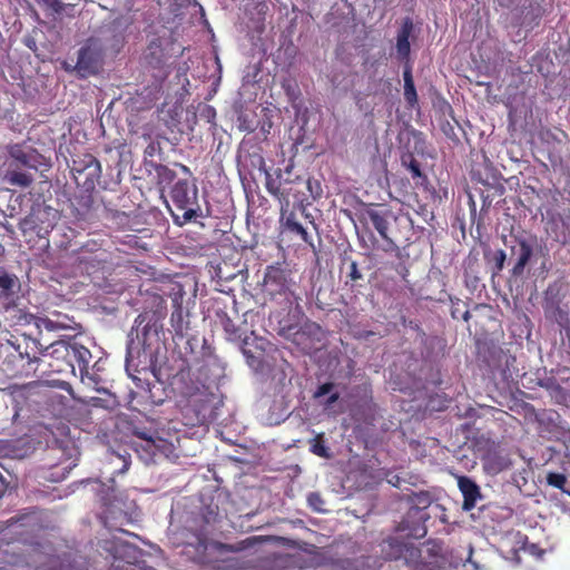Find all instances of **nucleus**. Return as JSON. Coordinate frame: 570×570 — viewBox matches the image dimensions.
Segmentation results:
<instances>
[{
    "label": "nucleus",
    "instance_id": "obj_57",
    "mask_svg": "<svg viewBox=\"0 0 570 570\" xmlns=\"http://www.w3.org/2000/svg\"><path fill=\"white\" fill-rule=\"evenodd\" d=\"M510 361H511L512 363H514V362H515V357H514V356H509V357H507V365H509V364H510Z\"/></svg>",
    "mask_w": 570,
    "mask_h": 570
},
{
    "label": "nucleus",
    "instance_id": "obj_42",
    "mask_svg": "<svg viewBox=\"0 0 570 570\" xmlns=\"http://www.w3.org/2000/svg\"><path fill=\"white\" fill-rule=\"evenodd\" d=\"M161 154V147L158 141H150L145 148L144 155L145 158H153L155 156H159Z\"/></svg>",
    "mask_w": 570,
    "mask_h": 570
},
{
    "label": "nucleus",
    "instance_id": "obj_60",
    "mask_svg": "<svg viewBox=\"0 0 570 570\" xmlns=\"http://www.w3.org/2000/svg\"><path fill=\"white\" fill-rule=\"evenodd\" d=\"M127 469H128V464H127V463H125V464H124V468L121 469V472H124V471H125V470H127Z\"/></svg>",
    "mask_w": 570,
    "mask_h": 570
},
{
    "label": "nucleus",
    "instance_id": "obj_50",
    "mask_svg": "<svg viewBox=\"0 0 570 570\" xmlns=\"http://www.w3.org/2000/svg\"><path fill=\"white\" fill-rule=\"evenodd\" d=\"M144 321H145V316L144 315H138L136 321H135L137 327H139L142 324Z\"/></svg>",
    "mask_w": 570,
    "mask_h": 570
},
{
    "label": "nucleus",
    "instance_id": "obj_33",
    "mask_svg": "<svg viewBox=\"0 0 570 570\" xmlns=\"http://www.w3.org/2000/svg\"><path fill=\"white\" fill-rule=\"evenodd\" d=\"M281 333L287 338L292 337V342L296 345L304 344V340L306 338V331L296 326H288L287 328H283Z\"/></svg>",
    "mask_w": 570,
    "mask_h": 570
},
{
    "label": "nucleus",
    "instance_id": "obj_36",
    "mask_svg": "<svg viewBox=\"0 0 570 570\" xmlns=\"http://www.w3.org/2000/svg\"><path fill=\"white\" fill-rule=\"evenodd\" d=\"M16 285V277L9 274L0 275V289L2 291V295L8 297L13 293V287Z\"/></svg>",
    "mask_w": 570,
    "mask_h": 570
},
{
    "label": "nucleus",
    "instance_id": "obj_34",
    "mask_svg": "<svg viewBox=\"0 0 570 570\" xmlns=\"http://www.w3.org/2000/svg\"><path fill=\"white\" fill-rule=\"evenodd\" d=\"M224 331L227 335V338L229 341H233V342H239V341H244L245 342V337H244V332L240 331V328H238L232 320L227 318L225 322H224Z\"/></svg>",
    "mask_w": 570,
    "mask_h": 570
},
{
    "label": "nucleus",
    "instance_id": "obj_44",
    "mask_svg": "<svg viewBox=\"0 0 570 570\" xmlns=\"http://www.w3.org/2000/svg\"><path fill=\"white\" fill-rule=\"evenodd\" d=\"M334 389V384L332 382H326L321 384L317 390L314 392V399H320L326 394H330Z\"/></svg>",
    "mask_w": 570,
    "mask_h": 570
},
{
    "label": "nucleus",
    "instance_id": "obj_45",
    "mask_svg": "<svg viewBox=\"0 0 570 570\" xmlns=\"http://www.w3.org/2000/svg\"><path fill=\"white\" fill-rule=\"evenodd\" d=\"M469 204H470V216L472 224L476 223L478 227L481 225V217H476V205L471 195H469Z\"/></svg>",
    "mask_w": 570,
    "mask_h": 570
},
{
    "label": "nucleus",
    "instance_id": "obj_47",
    "mask_svg": "<svg viewBox=\"0 0 570 570\" xmlns=\"http://www.w3.org/2000/svg\"><path fill=\"white\" fill-rule=\"evenodd\" d=\"M340 399V394L337 392L331 393L327 401L325 402L326 406H331L332 404L336 403Z\"/></svg>",
    "mask_w": 570,
    "mask_h": 570
},
{
    "label": "nucleus",
    "instance_id": "obj_25",
    "mask_svg": "<svg viewBox=\"0 0 570 570\" xmlns=\"http://www.w3.org/2000/svg\"><path fill=\"white\" fill-rule=\"evenodd\" d=\"M403 79H404V98L407 105L411 108H414L417 105V94L414 86L412 70L410 66H406L403 70Z\"/></svg>",
    "mask_w": 570,
    "mask_h": 570
},
{
    "label": "nucleus",
    "instance_id": "obj_1",
    "mask_svg": "<svg viewBox=\"0 0 570 570\" xmlns=\"http://www.w3.org/2000/svg\"><path fill=\"white\" fill-rule=\"evenodd\" d=\"M208 366L203 365L195 376L190 373L178 375L177 405L186 420L187 425H202L206 423L213 411L216 395L213 385L203 381Z\"/></svg>",
    "mask_w": 570,
    "mask_h": 570
},
{
    "label": "nucleus",
    "instance_id": "obj_62",
    "mask_svg": "<svg viewBox=\"0 0 570 570\" xmlns=\"http://www.w3.org/2000/svg\"><path fill=\"white\" fill-rule=\"evenodd\" d=\"M485 209V204H483V206L481 207V212H483Z\"/></svg>",
    "mask_w": 570,
    "mask_h": 570
},
{
    "label": "nucleus",
    "instance_id": "obj_3",
    "mask_svg": "<svg viewBox=\"0 0 570 570\" xmlns=\"http://www.w3.org/2000/svg\"><path fill=\"white\" fill-rule=\"evenodd\" d=\"M362 223H371L382 239L385 242L382 249L393 252L399 248V243L404 238L401 225L405 222L391 208L382 205H366L358 216Z\"/></svg>",
    "mask_w": 570,
    "mask_h": 570
},
{
    "label": "nucleus",
    "instance_id": "obj_24",
    "mask_svg": "<svg viewBox=\"0 0 570 570\" xmlns=\"http://www.w3.org/2000/svg\"><path fill=\"white\" fill-rule=\"evenodd\" d=\"M94 191L86 188H78L75 195V206L79 215L88 214L94 206Z\"/></svg>",
    "mask_w": 570,
    "mask_h": 570
},
{
    "label": "nucleus",
    "instance_id": "obj_30",
    "mask_svg": "<svg viewBox=\"0 0 570 570\" xmlns=\"http://www.w3.org/2000/svg\"><path fill=\"white\" fill-rule=\"evenodd\" d=\"M303 189L306 191L308 202L317 200L322 197L323 188L320 180L313 177H303V183H301Z\"/></svg>",
    "mask_w": 570,
    "mask_h": 570
},
{
    "label": "nucleus",
    "instance_id": "obj_6",
    "mask_svg": "<svg viewBox=\"0 0 570 570\" xmlns=\"http://www.w3.org/2000/svg\"><path fill=\"white\" fill-rule=\"evenodd\" d=\"M170 197L175 207L181 212V215L173 214L176 224L184 225L202 216L195 184L186 179L178 180L170 190Z\"/></svg>",
    "mask_w": 570,
    "mask_h": 570
},
{
    "label": "nucleus",
    "instance_id": "obj_21",
    "mask_svg": "<svg viewBox=\"0 0 570 570\" xmlns=\"http://www.w3.org/2000/svg\"><path fill=\"white\" fill-rule=\"evenodd\" d=\"M413 31V22L406 18L402 23L396 37V51L401 60H407L411 52L410 37Z\"/></svg>",
    "mask_w": 570,
    "mask_h": 570
},
{
    "label": "nucleus",
    "instance_id": "obj_32",
    "mask_svg": "<svg viewBox=\"0 0 570 570\" xmlns=\"http://www.w3.org/2000/svg\"><path fill=\"white\" fill-rule=\"evenodd\" d=\"M401 161H402V165L410 170L412 178L415 179V178L424 177L422 174V170H421L420 163L415 159L413 154H411V153L403 154L401 156Z\"/></svg>",
    "mask_w": 570,
    "mask_h": 570
},
{
    "label": "nucleus",
    "instance_id": "obj_15",
    "mask_svg": "<svg viewBox=\"0 0 570 570\" xmlns=\"http://www.w3.org/2000/svg\"><path fill=\"white\" fill-rule=\"evenodd\" d=\"M218 513L214 510H208V513L204 515V525L195 531L193 534L194 540L187 542L186 548H193L195 551L194 560L198 563L207 562V549L209 546V531L207 525L214 523L217 520Z\"/></svg>",
    "mask_w": 570,
    "mask_h": 570
},
{
    "label": "nucleus",
    "instance_id": "obj_59",
    "mask_svg": "<svg viewBox=\"0 0 570 570\" xmlns=\"http://www.w3.org/2000/svg\"><path fill=\"white\" fill-rule=\"evenodd\" d=\"M4 254V247L2 245H0V257H2Z\"/></svg>",
    "mask_w": 570,
    "mask_h": 570
},
{
    "label": "nucleus",
    "instance_id": "obj_8",
    "mask_svg": "<svg viewBox=\"0 0 570 570\" xmlns=\"http://www.w3.org/2000/svg\"><path fill=\"white\" fill-rule=\"evenodd\" d=\"M72 264L90 275L111 265V253L102 247V243L89 239L75 252Z\"/></svg>",
    "mask_w": 570,
    "mask_h": 570
},
{
    "label": "nucleus",
    "instance_id": "obj_27",
    "mask_svg": "<svg viewBox=\"0 0 570 570\" xmlns=\"http://www.w3.org/2000/svg\"><path fill=\"white\" fill-rule=\"evenodd\" d=\"M343 265H346V279L345 285L354 288L358 285L360 281H363L364 276L358 268V264L350 257L344 258Z\"/></svg>",
    "mask_w": 570,
    "mask_h": 570
},
{
    "label": "nucleus",
    "instance_id": "obj_9",
    "mask_svg": "<svg viewBox=\"0 0 570 570\" xmlns=\"http://www.w3.org/2000/svg\"><path fill=\"white\" fill-rule=\"evenodd\" d=\"M70 170L77 188H86L87 190L96 189L102 174L100 161L89 153L73 155Z\"/></svg>",
    "mask_w": 570,
    "mask_h": 570
},
{
    "label": "nucleus",
    "instance_id": "obj_35",
    "mask_svg": "<svg viewBox=\"0 0 570 570\" xmlns=\"http://www.w3.org/2000/svg\"><path fill=\"white\" fill-rule=\"evenodd\" d=\"M508 465H509L508 462L503 458L495 456V455L488 456L484 462L485 469L493 473H499V472L503 471L504 469L508 468Z\"/></svg>",
    "mask_w": 570,
    "mask_h": 570
},
{
    "label": "nucleus",
    "instance_id": "obj_29",
    "mask_svg": "<svg viewBox=\"0 0 570 570\" xmlns=\"http://www.w3.org/2000/svg\"><path fill=\"white\" fill-rule=\"evenodd\" d=\"M47 570H81L69 556H50Z\"/></svg>",
    "mask_w": 570,
    "mask_h": 570
},
{
    "label": "nucleus",
    "instance_id": "obj_16",
    "mask_svg": "<svg viewBox=\"0 0 570 570\" xmlns=\"http://www.w3.org/2000/svg\"><path fill=\"white\" fill-rule=\"evenodd\" d=\"M383 557L387 560L403 559L406 564L416 562L421 557V551L413 544L404 543L397 539L390 538L381 544Z\"/></svg>",
    "mask_w": 570,
    "mask_h": 570
},
{
    "label": "nucleus",
    "instance_id": "obj_61",
    "mask_svg": "<svg viewBox=\"0 0 570 570\" xmlns=\"http://www.w3.org/2000/svg\"><path fill=\"white\" fill-rule=\"evenodd\" d=\"M558 417H559V414L556 413V422L558 423ZM556 428L558 429V424L556 425Z\"/></svg>",
    "mask_w": 570,
    "mask_h": 570
},
{
    "label": "nucleus",
    "instance_id": "obj_5",
    "mask_svg": "<svg viewBox=\"0 0 570 570\" xmlns=\"http://www.w3.org/2000/svg\"><path fill=\"white\" fill-rule=\"evenodd\" d=\"M39 350L35 340H24L23 352L10 353L3 361V371L11 377H30L37 375L39 366L45 363L38 356Z\"/></svg>",
    "mask_w": 570,
    "mask_h": 570
},
{
    "label": "nucleus",
    "instance_id": "obj_19",
    "mask_svg": "<svg viewBox=\"0 0 570 570\" xmlns=\"http://www.w3.org/2000/svg\"><path fill=\"white\" fill-rule=\"evenodd\" d=\"M281 223L287 232L298 235L304 243L313 245L307 230L298 222L296 213L291 210L289 207L285 209V207L281 206Z\"/></svg>",
    "mask_w": 570,
    "mask_h": 570
},
{
    "label": "nucleus",
    "instance_id": "obj_17",
    "mask_svg": "<svg viewBox=\"0 0 570 570\" xmlns=\"http://www.w3.org/2000/svg\"><path fill=\"white\" fill-rule=\"evenodd\" d=\"M515 242L517 245L511 247V254L517 256V261L511 269V274L514 277H519L524 273V268L533 255V244L524 237H515Z\"/></svg>",
    "mask_w": 570,
    "mask_h": 570
},
{
    "label": "nucleus",
    "instance_id": "obj_23",
    "mask_svg": "<svg viewBox=\"0 0 570 570\" xmlns=\"http://www.w3.org/2000/svg\"><path fill=\"white\" fill-rule=\"evenodd\" d=\"M150 167L155 171L156 184L164 190L176 178V173L166 165L150 163Z\"/></svg>",
    "mask_w": 570,
    "mask_h": 570
},
{
    "label": "nucleus",
    "instance_id": "obj_10",
    "mask_svg": "<svg viewBox=\"0 0 570 570\" xmlns=\"http://www.w3.org/2000/svg\"><path fill=\"white\" fill-rule=\"evenodd\" d=\"M263 293L275 301L281 298L288 305L297 299L292 291V279L288 273L278 266H268L266 268L263 282Z\"/></svg>",
    "mask_w": 570,
    "mask_h": 570
},
{
    "label": "nucleus",
    "instance_id": "obj_4",
    "mask_svg": "<svg viewBox=\"0 0 570 570\" xmlns=\"http://www.w3.org/2000/svg\"><path fill=\"white\" fill-rule=\"evenodd\" d=\"M51 358L53 362H48L47 365L51 368V372L57 373H73L75 363H77L80 374H88L89 363L91 360V352L83 345L73 342H58L52 345Z\"/></svg>",
    "mask_w": 570,
    "mask_h": 570
},
{
    "label": "nucleus",
    "instance_id": "obj_28",
    "mask_svg": "<svg viewBox=\"0 0 570 570\" xmlns=\"http://www.w3.org/2000/svg\"><path fill=\"white\" fill-rule=\"evenodd\" d=\"M309 451L316 456L323 459H331L332 453L326 444L325 434L318 433L312 440H309Z\"/></svg>",
    "mask_w": 570,
    "mask_h": 570
},
{
    "label": "nucleus",
    "instance_id": "obj_18",
    "mask_svg": "<svg viewBox=\"0 0 570 570\" xmlns=\"http://www.w3.org/2000/svg\"><path fill=\"white\" fill-rule=\"evenodd\" d=\"M458 487L463 495V510L470 511L475 508L478 500L482 498L479 485L471 478L461 475L458 479Z\"/></svg>",
    "mask_w": 570,
    "mask_h": 570
},
{
    "label": "nucleus",
    "instance_id": "obj_39",
    "mask_svg": "<svg viewBox=\"0 0 570 570\" xmlns=\"http://www.w3.org/2000/svg\"><path fill=\"white\" fill-rule=\"evenodd\" d=\"M505 259H507V255L503 249H498L494 252L493 258H492V261L494 263V267H493L494 275L499 274L503 269Z\"/></svg>",
    "mask_w": 570,
    "mask_h": 570
},
{
    "label": "nucleus",
    "instance_id": "obj_41",
    "mask_svg": "<svg viewBox=\"0 0 570 570\" xmlns=\"http://www.w3.org/2000/svg\"><path fill=\"white\" fill-rule=\"evenodd\" d=\"M307 502L313 510H315L317 512L324 511V509H323L324 500L322 499L320 493L311 492L307 497Z\"/></svg>",
    "mask_w": 570,
    "mask_h": 570
},
{
    "label": "nucleus",
    "instance_id": "obj_52",
    "mask_svg": "<svg viewBox=\"0 0 570 570\" xmlns=\"http://www.w3.org/2000/svg\"><path fill=\"white\" fill-rule=\"evenodd\" d=\"M462 317H463V320H464V321H469V320H470V317H471L470 312L466 309V311L463 313Z\"/></svg>",
    "mask_w": 570,
    "mask_h": 570
},
{
    "label": "nucleus",
    "instance_id": "obj_49",
    "mask_svg": "<svg viewBox=\"0 0 570 570\" xmlns=\"http://www.w3.org/2000/svg\"><path fill=\"white\" fill-rule=\"evenodd\" d=\"M175 166L179 167L185 174L190 175V169L186 165L177 163Z\"/></svg>",
    "mask_w": 570,
    "mask_h": 570
},
{
    "label": "nucleus",
    "instance_id": "obj_13",
    "mask_svg": "<svg viewBox=\"0 0 570 570\" xmlns=\"http://www.w3.org/2000/svg\"><path fill=\"white\" fill-rule=\"evenodd\" d=\"M58 220V212L50 206H36L32 207L30 214L21 222L23 232H33L39 237L48 235Z\"/></svg>",
    "mask_w": 570,
    "mask_h": 570
},
{
    "label": "nucleus",
    "instance_id": "obj_14",
    "mask_svg": "<svg viewBox=\"0 0 570 570\" xmlns=\"http://www.w3.org/2000/svg\"><path fill=\"white\" fill-rule=\"evenodd\" d=\"M6 528L1 531V540L7 541H19L26 543L28 538L33 533L37 523L35 518L30 514H21L16 518H11L6 522Z\"/></svg>",
    "mask_w": 570,
    "mask_h": 570
},
{
    "label": "nucleus",
    "instance_id": "obj_12",
    "mask_svg": "<svg viewBox=\"0 0 570 570\" xmlns=\"http://www.w3.org/2000/svg\"><path fill=\"white\" fill-rule=\"evenodd\" d=\"M106 45L98 37H90L78 51L76 68L79 72L95 75L104 61Z\"/></svg>",
    "mask_w": 570,
    "mask_h": 570
},
{
    "label": "nucleus",
    "instance_id": "obj_7",
    "mask_svg": "<svg viewBox=\"0 0 570 570\" xmlns=\"http://www.w3.org/2000/svg\"><path fill=\"white\" fill-rule=\"evenodd\" d=\"M130 433L135 438L131 441V448L139 459L146 464L154 462L164 443L154 428V422L149 420H146L145 423L131 422Z\"/></svg>",
    "mask_w": 570,
    "mask_h": 570
},
{
    "label": "nucleus",
    "instance_id": "obj_20",
    "mask_svg": "<svg viewBox=\"0 0 570 570\" xmlns=\"http://www.w3.org/2000/svg\"><path fill=\"white\" fill-rule=\"evenodd\" d=\"M170 325L175 336L184 338L190 330L189 312L180 303H175L170 315Z\"/></svg>",
    "mask_w": 570,
    "mask_h": 570
},
{
    "label": "nucleus",
    "instance_id": "obj_58",
    "mask_svg": "<svg viewBox=\"0 0 570 570\" xmlns=\"http://www.w3.org/2000/svg\"><path fill=\"white\" fill-rule=\"evenodd\" d=\"M100 402H101L100 399H95V403L94 404L95 405H100ZM101 406H102V404H101ZM104 407H109V405H104Z\"/></svg>",
    "mask_w": 570,
    "mask_h": 570
},
{
    "label": "nucleus",
    "instance_id": "obj_26",
    "mask_svg": "<svg viewBox=\"0 0 570 570\" xmlns=\"http://www.w3.org/2000/svg\"><path fill=\"white\" fill-rule=\"evenodd\" d=\"M67 466L61 464H48L40 468V478L50 482H60L67 476Z\"/></svg>",
    "mask_w": 570,
    "mask_h": 570
},
{
    "label": "nucleus",
    "instance_id": "obj_22",
    "mask_svg": "<svg viewBox=\"0 0 570 570\" xmlns=\"http://www.w3.org/2000/svg\"><path fill=\"white\" fill-rule=\"evenodd\" d=\"M146 61L153 68H161L166 63V57L159 39L150 41L147 48Z\"/></svg>",
    "mask_w": 570,
    "mask_h": 570
},
{
    "label": "nucleus",
    "instance_id": "obj_40",
    "mask_svg": "<svg viewBox=\"0 0 570 570\" xmlns=\"http://www.w3.org/2000/svg\"><path fill=\"white\" fill-rule=\"evenodd\" d=\"M360 243L363 248H366L370 250H374L377 248V239L374 236V234L370 230L367 232V235L364 234V235L360 236Z\"/></svg>",
    "mask_w": 570,
    "mask_h": 570
},
{
    "label": "nucleus",
    "instance_id": "obj_31",
    "mask_svg": "<svg viewBox=\"0 0 570 570\" xmlns=\"http://www.w3.org/2000/svg\"><path fill=\"white\" fill-rule=\"evenodd\" d=\"M292 171L293 165H288L284 170L277 169L275 171V176L273 175V179H279L281 187L288 185H301V183H303V177L298 175L293 177Z\"/></svg>",
    "mask_w": 570,
    "mask_h": 570
},
{
    "label": "nucleus",
    "instance_id": "obj_2",
    "mask_svg": "<svg viewBox=\"0 0 570 570\" xmlns=\"http://www.w3.org/2000/svg\"><path fill=\"white\" fill-rule=\"evenodd\" d=\"M43 160L45 157L31 146L20 142L8 145L4 163V181L19 188L30 187L33 184L35 175L18 173L17 166L27 167L37 173Z\"/></svg>",
    "mask_w": 570,
    "mask_h": 570
},
{
    "label": "nucleus",
    "instance_id": "obj_43",
    "mask_svg": "<svg viewBox=\"0 0 570 570\" xmlns=\"http://www.w3.org/2000/svg\"><path fill=\"white\" fill-rule=\"evenodd\" d=\"M38 2L51 9L56 13H61L65 9V6L60 0H38Z\"/></svg>",
    "mask_w": 570,
    "mask_h": 570
},
{
    "label": "nucleus",
    "instance_id": "obj_37",
    "mask_svg": "<svg viewBox=\"0 0 570 570\" xmlns=\"http://www.w3.org/2000/svg\"><path fill=\"white\" fill-rule=\"evenodd\" d=\"M547 482L549 485L564 491V485L567 484L568 480L563 473L550 472L547 475Z\"/></svg>",
    "mask_w": 570,
    "mask_h": 570
},
{
    "label": "nucleus",
    "instance_id": "obj_51",
    "mask_svg": "<svg viewBox=\"0 0 570 570\" xmlns=\"http://www.w3.org/2000/svg\"><path fill=\"white\" fill-rule=\"evenodd\" d=\"M148 331H149V324H146L142 327V330H141V334H142L144 341H146V336H147Z\"/></svg>",
    "mask_w": 570,
    "mask_h": 570
},
{
    "label": "nucleus",
    "instance_id": "obj_48",
    "mask_svg": "<svg viewBox=\"0 0 570 570\" xmlns=\"http://www.w3.org/2000/svg\"><path fill=\"white\" fill-rule=\"evenodd\" d=\"M17 171L18 173H24V174H28V175H33L35 174L33 169H29V168L22 167V166H17Z\"/></svg>",
    "mask_w": 570,
    "mask_h": 570
},
{
    "label": "nucleus",
    "instance_id": "obj_11",
    "mask_svg": "<svg viewBox=\"0 0 570 570\" xmlns=\"http://www.w3.org/2000/svg\"><path fill=\"white\" fill-rule=\"evenodd\" d=\"M265 188L279 202L282 207H289L293 200L302 210H305V206L311 204L302 185L281 187L279 179H273V175L267 170H265Z\"/></svg>",
    "mask_w": 570,
    "mask_h": 570
},
{
    "label": "nucleus",
    "instance_id": "obj_55",
    "mask_svg": "<svg viewBox=\"0 0 570 570\" xmlns=\"http://www.w3.org/2000/svg\"><path fill=\"white\" fill-rule=\"evenodd\" d=\"M456 314H459V311H458L456 308H454V307H453V308H452V311H451V315H452V317H453V318H458V315H456Z\"/></svg>",
    "mask_w": 570,
    "mask_h": 570
},
{
    "label": "nucleus",
    "instance_id": "obj_56",
    "mask_svg": "<svg viewBox=\"0 0 570 570\" xmlns=\"http://www.w3.org/2000/svg\"><path fill=\"white\" fill-rule=\"evenodd\" d=\"M503 376H504V379L512 377V374L509 373V368L503 371Z\"/></svg>",
    "mask_w": 570,
    "mask_h": 570
},
{
    "label": "nucleus",
    "instance_id": "obj_46",
    "mask_svg": "<svg viewBox=\"0 0 570 570\" xmlns=\"http://www.w3.org/2000/svg\"><path fill=\"white\" fill-rule=\"evenodd\" d=\"M24 340H31L30 337H27V336H22L21 340H17V343H11L12 347H13V351L11 353H18V352H23L24 350Z\"/></svg>",
    "mask_w": 570,
    "mask_h": 570
},
{
    "label": "nucleus",
    "instance_id": "obj_38",
    "mask_svg": "<svg viewBox=\"0 0 570 570\" xmlns=\"http://www.w3.org/2000/svg\"><path fill=\"white\" fill-rule=\"evenodd\" d=\"M411 500H412L413 504H415L417 508H421V509L428 508L432 502L431 495L428 492H423V491L419 492V493H413V497Z\"/></svg>",
    "mask_w": 570,
    "mask_h": 570
},
{
    "label": "nucleus",
    "instance_id": "obj_54",
    "mask_svg": "<svg viewBox=\"0 0 570 570\" xmlns=\"http://www.w3.org/2000/svg\"><path fill=\"white\" fill-rule=\"evenodd\" d=\"M456 314H459V311H458L456 308H454V307H453V308H452V311H451V315H452V317H453V318H458V315H456Z\"/></svg>",
    "mask_w": 570,
    "mask_h": 570
},
{
    "label": "nucleus",
    "instance_id": "obj_53",
    "mask_svg": "<svg viewBox=\"0 0 570 570\" xmlns=\"http://www.w3.org/2000/svg\"><path fill=\"white\" fill-rule=\"evenodd\" d=\"M286 95L291 98V99H295L297 98V92H291V91H287Z\"/></svg>",
    "mask_w": 570,
    "mask_h": 570
}]
</instances>
